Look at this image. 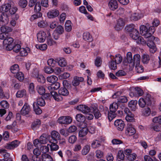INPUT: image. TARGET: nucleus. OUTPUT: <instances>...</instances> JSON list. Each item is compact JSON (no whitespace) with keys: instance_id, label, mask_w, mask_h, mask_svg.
<instances>
[{"instance_id":"13d9d810","label":"nucleus","mask_w":161,"mask_h":161,"mask_svg":"<svg viewBox=\"0 0 161 161\" xmlns=\"http://www.w3.org/2000/svg\"><path fill=\"white\" fill-rule=\"evenodd\" d=\"M117 64L114 60H112L109 63V67L111 69L115 70L117 68Z\"/></svg>"},{"instance_id":"c9c22d12","label":"nucleus","mask_w":161,"mask_h":161,"mask_svg":"<svg viewBox=\"0 0 161 161\" xmlns=\"http://www.w3.org/2000/svg\"><path fill=\"white\" fill-rule=\"evenodd\" d=\"M58 64L59 66L61 67H64L66 66L67 64V63L64 58H61L58 61Z\"/></svg>"},{"instance_id":"6e6d98bb","label":"nucleus","mask_w":161,"mask_h":161,"mask_svg":"<svg viewBox=\"0 0 161 161\" xmlns=\"http://www.w3.org/2000/svg\"><path fill=\"white\" fill-rule=\"evenodd\" d=\"M49 144H47V146H42L40 147V150L43 153L48 152L49 151Z\"/></svg>"},{"instance_id":"f257e3e1","label":"nucleus","mask_w":161,"mask_h":161,"mask_svg":"<svg viewBox=\"0 0 161 161\" xmlns=\"http://www.w3.org/2000/svg\"><path fill=\"white\" fill-rule=\"evenodd\" d=\"M17 10V8L13 5V3L9 2L3 5L0 8V25L1 31L3 33H8L12 29L10 27L5 25L9 21V16L14 14Z\"/></svg>"},{"instance_id":"603ef678","label":"nucleus","mask_w":161,"mask_h":161,"mask_svg":"<svg viewBox=\"0 0 161 161\" xmlns=\"http://www.w3.org/2000/svg\"><path fill=\"white\" fill-rule=\"evenodd\" d=\"M37 25L40 27L44 28L47 26V23L46 21L43 20L38 22Z\"/></svg>"},{"instance_id":"774afa93","label":"nucleus","mask_w":161,"mask_h":161,"mask_svg":"<svg viewBox=\"0 0 161 161\" xmlns=\"http://www.w3.org/2000/svg\"><path fill=\"white\" fill-rule=\"evenodd\" d=\"M116 116L115 112H108V118L110 121H111Z\"/></svg>"},{"instance_id":"393cba45","label":"nucleus","mask_w":161,"mask_h":161,"mask_svg":"<svg viewBox=\"0 0 161 161\" xmlns=\"http://www.w3.org/2000/svg\"><path fill=\"white\" fill-rule=\"evenodd\" d=\"M150 58L149 55L146 53L143 54L142 56V61L144 64H147Z\"/></svg>"},{"instance_id":"e433bc0d","label":"nucleus","mask_w":161,"mask_h":161,"mask_svg":"<svg viewBox=\"0 0 161 161\" xmlns=\"http://www.w3.org/2000/svg\"><path fill=\"white\" fill-rule=\"evenodd\" d=\"M83 39L86 41H91L92 40V36L88 32H85L83 34Z\"/></svg>"},{"instance_id":"a18cd8bd","label":"nucleus","mask_w":161,"mask_h":161,"mask_svg":"<svg viewBox=\"0 0 161 161\" xmlns=\"http://www.w3.org/2000/svg\"><path fill=\"white\" fill-rule=\"evenodd\" d=\"M42 16V14L40 12L37 13L36 14L32 15L30 18V20L32 21L34 20L41 17Z\"/></svg>"},{"instance_id":"3c124183","label":"nucleus","mask_w":161,"mask_h":161,"mask_svg":"<svg viewBox=\"0 0 161 161\" xmlns=\"http://www.w3.org/2000/svg\"><path fill=\"white\" fill-rule=\"evenodd\" d=\"M15 77L20 81H23L24 78L23 74L21 72H18L15 76Z\"/></svg>"},{"instance_id":"864d4df0","label":"nucleus","mask_w":161,"mask_h":161,"mask_svg":"<svg viewBox=\"0 0 161 161\" xmlns=\"http://www.w3.org/2000/svg\"><path fill=\"white\" fill-rule=\"evenodd\" d=\"M95 156L97 158H102L103 156V153L100 150H97L95 152Z\"/></svg>"},{"instance_id":"f03ea898","label":"nucleus","mask_w":161,"mask_h":161,"mask_svg":"<svg viewBox=\"0 0 161 161\" xmlns=\"http://www.w3.org/2000/svg\"><path fill=\"white\" fill-rule=\"evenodd\" d=\"M153 26L148 27L143 25H141L140 27L141 34L145 38H148L147 45L149 48V51L152 53H154L157 48L154 41L155 38L152 35L155 31L154 27L157 26L159 24V22L157 19H154L152 22Z\"/></svg>"},{"instance_id":"f704fd0d","label":"nucleus","mask_w":161,"mask_h":161,"mask_svg":"<svg viewBox=\"0 0 161 161\" xmlns=\"http://www.w3.org/2000/svg\"><path fill=\"white\" fill-rule=\"evenodd\" d=\"M65 30L68 31H70L72 29L71 22L70 20H68L66 21L65 24Z\"/></svg>"},{"instance_id":"4be33fe9","label":"nucleus","mask_w":161,"mask_h":161,"mask_svg":"<svg viewBox=\"0 0 161 161\" xmlns=\"http://www.w3.org/2000/svg\"><path fill=\"white\" fill-rule=\"evenodd\" d=\"M84 78L83 77L75 76L74 77L72 84L73 86H76L79 84L80 82H82Z\"/></svg>"},{"instance_id":"aec40b11","label":"nucleus","mask_w":161,"mask_h":161,"mask_svg":"<svg viewBox=\"0 0 161 161\" xmlns=\"http://www.w3.org/2000/svg\"><path fill=\"white\" fill-rule=\"evenodd\" d=\"M20 143L17 140H15L10 143L7 144L5 146L6 148L8 149H13L17 147Z\"/></svg>"},{"instance_id":"ddd939ff","label":"nucleus","mask_w":161,"mask_h":161,"mask_svg":"<svg viewBox=\"0 0 161 161\" xmlns=\"http://www.w3.org/2000/svg\"><path fill=\"white\" fill-rule=\"evenodd\" d=\"M114 125L116 128L119 131H122L125 126L124 122L121 119H118L114 122Z\"/></svg>"},{"instance_id":"dca6fc26","label":"nucleus","mask_w":161,"mask_h":161,"mask_svg":"<svg viewBox=\"0 0 161 161\" xmlns=\"http://www.w3.org/2000/svg\"><path fill=\"white\" fill-rule=\"evenodd\" d=\"M51 136L52 139L50 141H52L56 143H58V140H60L61 137L59 133L55 130L52 131Z\"/></svg>"},{"instance_id":"b1692460","label":"nucleus","mask_w":161,"mask_h":161,"mask_svg":"<svg viewBox=\"0 0 161 161\" xmlns=\"http://www.w3.org/2000/svg\"><path fill=\"white\" fill-rule=\"evenodd\" d=\"M137 101L132 100L128 103V107L130 108L131 110L135 111L137 108Z\"/></svg>"},{"instance_id":"9b49d317","label":"nucleus","mask_w":161,"mask_h":161,"mask_svg":"<svg viewBox=\"0 0 161 161\" xmlns=\"http://www.w3.org/2000/svg\"><path fill=\"white\" fill-rule=\"evenodd\" d=\"M125 20L121 18L117 20L116 23L114 28L117 31L122 29L125 25Z\"/></svg>"},{"instance_id":"c03bdc74","label":"nucleus","mask_w":161,"mask_h":161,"mask_svg":"<svg viewBox=\"0 0 161 161\" xmlns=\"http://www.w3.org/2000/svg\"><path fill=\"white\" fill-rule=\"evenodd\" d=\"M75 118L77 121L80 122H84L85 120V117L81 114H77Z\"/></svg>"},{"instance_id":"7c9ffc66","label":"nucleus","mask_w":161,"mask_h":161,"mask_svg":"<svg viewBox=\"0 0 161 161\" xmlns=\"http://www.w3.org/2000/svg\"><path fill=\"white\" fill-rule=\"evenodd\" d=\"M41 124V122L40 119H36L32 124V128L33 130H35L39 127Z\"/></svg>"},{"instance_id":"72a5a7b5","label":"nucleus","mask_w":161,"mask_h":161,"mask_svg":"<svg viewBox=\"0 0 161 161\" xmlns=\"http://www.w3.org/2000/svg\"><path fill=\"white\" fill-rule=\"evenodd\" d=\"M47 80L49 82L53 83L58 80V78L56 76L52 75L48 76L47 78Z\"/></svg>"},{"instance_id":"680f3d73","label":"nucleus","mask_w":161,"mask_h":161,"mask_svg":"<svg viewBox=\"0 0 161 161\" xmlns=\"http://www.w3.org/2000/svg\"><path fill=\"white\" fill-rule=\"evenodd\" d=\"M37 104L41 106L45 105V103L44 100L42 98L40 97L37 99Z\"/></svg>"},{"instance_id":"0eeeda50","label":"nucleus","mask_w":161,"mask_h":161,"mask_svg":"<svg viewBox=\"0 0 161 161\" xmlns=\"http://www.w3.org/2000/svg\"><path fill=\"white\" fill-rule=\"evenodd\" d=\"M121 94V92H117L113 95V97L114 98H117V103H126L128 101L126 97L125 96H119Z\"/></svg>"},{"instance_id":"37998d69","label":"nucleus","mask_w":161,"mask_h":161,"mask_svg":"<svg viewBox=\"0 0 161 161\" xmlns=\"http://www.w3.org/2000/svg\"><path fill=\"white\" fill-rule=\"evenodd\" d=\"M114 59V61L117 64H120L122 61V58L120 55L117 54L115 55V57H113Z\"/></svg>"},{"instance_id":"9d476101","label":"nucleus","mask_w":161,"mask_h":161,"mask_svg":"<svg viewBox=\"0 0 161 161\" xmlns=\"http://www.w3.org/2000/svg\"><path fill=\"white\" fill-rule=\"evenodd\" d=\"M32 76L36 78L37 80L39 82L43 83L45 81V78L41 74H39L37 69L34 70L32 73Z\"/></svg>"},{"instance_id":"338daca9","label":"nucleus","mask_w":161,"mask_h":161,"mask_svg":"<svg viewBox=\"0 0 161 161\" xmlns=\"http://www.w3.org/2000/svg\"><path fill=\"white\" fill-rule=\"evenodd\" d=\"M21 46L19 44H16L13 45L12 49L13 51L15 53H18L19 51L21 49Z\"/></svg>"},{"instance_id":"f8f14e48","label":"nucleus","mask_w":161,"mask_h":161,"mask_svg":"<svg viewBox=\"0 0 161 161\" xmlns=\"http://www.w3.org/2000/svg\"><path fill=\"white\" fill-rule=\"evenodd\" d=\"M76 109L83 114H87L91 112V110H92L87 106L83 104L78 105L76 107Z\"/></svg>"},{"instance_id":"4c0bfd02","label":"nucleus","mask_w":161,"mask_h":161,"mask_svg":"<svg viewBox=\"0 0 161 161\" xmlns=\"http://www.w3.org/2000/svg\"><path fill=\"white\" fill-rule=\"evenodd\" d=\"M58 93L59 94L64 96H67L69 93L68 90L65 88H61L58 90Z\"/></svg>"},{"instance_id":"39448f33","label":"nucleus","mask_w":161,"mask_h":161,"mask_svg":"<svg viewBox=\"0 0 161 161\" xmlns=\"http://www.w3.org/2000/svg\"><path fill=\"white\" fill-rule=\"evenodd\" d=\"M13 39L11 37H7L4 39L3 41V46L8 50H11L13 48Z\"/></svg>"},{"instance_id":"0e129e2a","label":"nucleus","mask_w":161,"mask_h":161,"mask_svg":"<svg viewBox=\"0 0 161 161\" xmlns=\"http://www.w3.org/2000/svg\"><path fill=\"white\" fill-rule=\"evenodd\" d=\"M135 69L137 72L139 73H142L144 71L143 67L142 65H140V64L136 65Z\"/></svg>"},{"instance_id":"473e14b6","label":"nucleus","mask_w":161,"mask_h":161,"mask_svg":"<svg viewBox=\"0 0 161 161\" xmlns=\"http://www.w3.org/2000/svg\"><path fill=\"white\" fill-rule=\"evenodd\" d=\"M90 150V146L86 145L84 146L82 148L81 150V153L83 155H86L89 153Z\"/></svg>"},{"instance_id":"09e8293b","label":"nucleus","mask_w":161,"mask_h":161,"mask_svg":"<svg viewBox=\"0 0 161 161\" xmlns=\"http://www.w3.org/2000/svg\"><path fill=\"white\" fill-rule=\"evenodd\" d=\"M142 114L145 116H149L151 114V110L149 108L147 107L143 109L142 111Z\"/></svg>"},{"instance_id":"ea45409f","label":"nucleus","mask_w":161,"mask_h":161,"mask_svg":"<svg viewBox=\"0 0 161 161\" xmlns=\"http://www.w3.org/2000/svg\"><path fill=\"white\" fill-rule=\"evenodd\" d=\"M36 90L38 93L40 95H43L45 92V90L43 86L38 85L36 87Z\"/></svg>"},{"instance_id":"2eb2a0df","label":"nucleus","mask_w":161,"mask_h":161,"mask_svg":"<svg viewBox=\"0 0 161 161\" xmlns=\"http://www.w3.org/2000/svg\"><path fill=\"white\" fill-rule=\"evenodd\" d=\"M58 121L60 124H68L72 122V119L69 116H62L60 117Z\"/></svg>"},{"instance_id":"4468645a","label":"nucleus","mask_w":161,"mask_h":161,"mask_svg":"<svg viewBox=\"0 0 161 161\" xmlns=\"http://www.w3.org/2000/svg\"><path fill=\"white\" fill-rule=\"evenodd\" d=\"M47 36V31L46 32L43 31H40L37 34V40L40 42H44Z\"/></svg>"},{"instance_id":"1a4fd4ad","label":"nucleus","mask_w":161,"mask_h":161,"mask_svg":"<svg viewBox=\"0 0 161 161\" xmlns=\"http://www.w3.org/2000/svg\"><path fill=\"white\" fill-rule=\"evenodd\" d=\"M51 97H53V98L57 101L62 100L61 96L55 92H50V93H47L44 95V97L45 98H50Z\"/></svg>"},{"instance_id":"c85d7f7f","label":"nucleus","mask_w":161,"mask_h":161,"mask_svg":"<svg viewBox=\"0 0 161 161\" xmlns=\"http://www.w3.org/2000/svg\"><path fill=\"white\" fill-rule=\"evenodd\" d=\"M88 129L86 127H84L81 129L79 132V136L80 137L85 136L88 133Z\"/></svg>"},{"instance_id":"a19ab883","label":"nucleus","mask_w":161,"mask_h":161,"mask_svg":"<svg viewBox=\"0 0 161 161\" xmlns=\"http://www.w3.org/2000/svg\"><path fill=\"white\" fill-rule=\"evenodd\" d=\"M134 28L135 25L134 24H131L126 26L125 29L130 34V33L133 32L135 30H136Z\"/></svg>"},{"instance_id":"8fccbe9b","label":"nucleus","mask_w":161,"mask_h":161,"mask_svg":"<svg viewBox=\"0 0 161 161\" xmlns=\"http://www.w3.org/2000/svg\"><path fill=\"white\" fill-rule=\"evenodd\" d=\"M40 140L41 144H45L47 142L48 139L45 135L43 134L40 137Z\"/></svg>"},{"instance_id":"bb28decb","label":"nucleus","mask_w":161,"mask_h":161,"mask_svg":"<svg viewBox=\"0 0 161 161\" xmlns=\"http://www.w3.org/2000/svg\"><path fill=\"white\" fill-rule=\"evenodd\" d=\"M30 51V49L29 47H26L25 48H21L19 52L21 56H25L28 55Z\"/></svg>"},{"instance_id":"052dcab7","label":"nucleus","mask_w":161,"mask_h":161,"mask_svg":"<svg viewBox=\"0 0 161 161\" xmlns=\"http://www.w3.org/2000/svg\"><path fill=\"white\" fill-rule=\"evenodd\" d=\"M35 103H34L33 104L34 111L36 114H40L42 113V110L38 107L35 106Z\"/></svg>"},{"instance_id":"a878e982","label":"nucleus","mask_w":161,"mask_h":161,"mask_svg":"<svg viewBox=\"0 0 161 161\" xmlns=\"http://www.w3.org/2000/svg\"><path fill=\"white\" fill-rule=\"evenodd\" d=\"M42 159L43 161H53V158L50 155L45 153L42 154Z\"/></svg>"},{"instance_id":"412c9836","label":"nucleus","mask_w":161,"mask_h":161,"mask_svg":"<svg viewBox=\"0 0 161 161\" xmlns=\"http://www.w3.org/2000/svg\"><path fill=\"white\" fill-rule=\"evenodd\" d=\"M109 8L112 10H114L118 8V3L116 0H110L108 3Z\"/></svg>"},{"instance_id":"a211bd4d","label":"nucleus","mask_w":161,"mask_h":161,"mask_svg":"<svg viewBox=\"0 0 161 161\" xmlns=\"http://www.w3.org/2000/svg\"><path fill=\"white\" fill-rule=\"evenodd\" d=\"M136 132V130L135 129L130 125H128L125 131V134L128 136H132Z\"/></svg>"},{"instance_id":"de8ad7c7","label":"nucleus","mask_w":161,"mask_h":161,"mask_svg":"<svg viewBox=\"0 0 161 161\" xmlns=\"http://www.w3.org/2000/svg\"><path fill=\"white\" fill-rule=\"evenodd\" d=\"M125 117V119L127 121L132 122L134 120V115L132 113H129Z\"/></svg>"},{"instance_id":"6ab92c4d","label":"nucleus","mask_w":161,"mask_h":161,"mask_svg":"<svg viewBox=\"0 0 161 161\" xmlns=\"http://www.w3.org/2000/svg\"><path fill=\"white\" fill-rule=\"evenodd\" d=\"M59 14L58 10L56 9L51 10L47 13V17L49 18L53 19L57 17Z\"/></svg>"},{"instance_id":"6e6552de","label":"nucleus","mask_w":161,"mask_h":161,"mask_svg":"<svg viewBox=\"0 0 161 161\" xmlns=\"http://www.w3.org/2000/svg\"><path fill=\"white\" fill-rule=\"evenodd\" d=\"M143 16V14L141 12L136 11L131 13L130 18L131 20L136 21L142 18Z\"/></svg>"},{"instance_id":"cd10ccee","label":"nucleus","mask_w":161,"mask_h":161,"mask_svg":"<svg viewBox=\"0 0 161 161\" xmlns=\"http://www.w3.org/2000/svg\"><path fill=\"white\" fill-rule=\"evenodd\" d=\"M101 146V142L97 140H93L92 144V147L93 148H97L100 147Z\"/></svg>"},{"instance_id":"423d86ee","label":"nucleus","mask_w":161,"mask_h":161,"mask_svg":"<svg viewBox=\"0 0 161 161\" xmlns=\"http://www.w3.org/2000/svg\"><path fill=\"white\" fill-rule=\"evenodd\" d=\"M123 63L125 65H129L130 68H132L134 66V63L133 62L131 53L129 52L127 53L126 59L123 61Z\"/></svg>"},{"instance_id":"7ed1b4c3","label":"nucleus","mask_w":161,"mask_h":161,"mask_svg":"<svg viewBox=\"0 0 161 161\" xmlns=\"http://www.w3.org/2000/svg\"><path fill=\"white\" fill-rule=\"evenodd\" d=\"M130 36L133 39L136 40L138 44L143 45L146 43V41L142 37L139 36V32L137 30H135L133 32L130 33Z\"/></svg>"},{"instance_id":"f3484780","label":"nucleus","mask_w":161,"mask_h":161,"mask_svg":"<svg viewBox=\"0 0 161 161\" xmlns=\"http://www.w3.org/2000/svg\"><path fill=\"white\" fill-rule=\"evenodd\" d=\"M31 109L29 105L25 103L21 110V114L23 115H25L29 114Z\"/></svg>"},{"instance_id":"5701e85b","label":"nucleus","mask_w":161,"mask_h":161,"mask_svg":"<svg viewBox=\"0 0 161 161\" xmlns=\"http://www.w3.org/2000/svg\"><path fill=\"white\" fill-rule=\"evenodd\" d=\"M47 45L49 46H51L55 43V42L52 38L51 34L50 32L47 31Z\"/></svg>"},{"instance_id":"5fc2aeb1","label":"nucleus","mask_w":161,"mask_h":161,"mask_svg":"<svg viewBox=\"0 0 161 161\" xmlns=\"http://www.w3.org/2000/svg\"><path fill=\"white\" fill-rule=\"evenodd\" d=\"M77 140L76 137L74 135L70 136L68 139V141L70 143L73 144Z\"/></svg>"},{"instance_id":"e2e57ef3","label":"nucleus","mask_w":161,"mask_h":161,"mask_svg":"<svg viewBox=\"0 0 161 161\" xmlns=\"http://www.w3.org/2000/svg\"><path fill=\"white\" fill-rule=\"evenodd\" d=\"M81 149V146L80 144H77L75 145L73 148V150L75 152H78Z\"/></svg>"},{"instance_id":"2f4dec72","label":"nucleus","mask_w":161,"mask_h":161,"mask_svg":"<svg viewBox=\"0 0 161 161\" xmlns=\"http://www.w3.org/2000/svg\"><path fill=\"white\" fill-rule=\"evenodd\" d=\"M11 72L13 74L17 73L19 70V66L17 64L12 65L10 69Z\"/></svg>"},{"instance_id":"4d7b16f0","label":"nucleus","mask_w":161,"mask_h":161,"mask_svg":"<svg viewBox=\"0 0 161 161\" xmlns=\"http://www.w3.org/2000/svg\"><path fill=\"white\" fill-rule=\"evenodd\" d=\"M26 91L25 90L19 91L16 93V96L17 97H22L25 94Z\"/></svg>"},{"instance_id":"79ce46f5","label":"nucleus","mask_w":161,"mask_h":161,"mask_svg":"<svg viewBox=\"0 0 161 161\" xmlns=\"http://www.w3.org/2000/svg\"><path fill=\"white\" fill-rule=\"evenodd\" d=\"M118 108V105L115 102L113 103L110 105L109 109L111 112H115Z\"/></svg>"},{"instance_id":"c756f323","label":"nucleus","mask_w":161,"mask_h":161,"mask_svg":"<svg viewBox=\"0 0 161 161\" xmlns=\"http://www.w3.org/2000/svg\"><path fill=\"white\" fill-rule=\"evenodd\" d=\"M49 142L51 143L49 145L51 151H57L59 149V146L57 144V143L54 142L52 141H49Z\"/></svg>"},{"instance_id":"49530a36","label":"nucleus","mask_w":161,"mask_h":161,"mask_svg":"<svg viewBox=\"0 0 161 161\" xmlns=\"http://www.w3.org/2000/svg\"><path fill=\"white\" fill-rule=\"evenodd\" d=\"M135 94L137 95L136 97L142 96L143 93V90L141 88L138 87L135 88Z\"/></svg>"},{"instance_id":"58836bf2","label":"nucleus","mask_w":161,"mask_h":161,"mask_svg":"<svg viewBox=\"0 0 161 161\" xmlns=\"http://www.w3.org/2000/svg\"><path fill=\"white\" fill-rule=\"evenodd\" d=\"M141 56L139 54H136L134 55L133 57V62L136 65L140 64Z\"/></svg>"},{"instance_id":"69168bd1","label":"nucleus","mask_w":161,"mask_h":161,"mask_svg":"<svg viewBox=\"0 0 161 161\" xmlns=\"http://www.w3.org/2000/svg\"><path fill=\"white\" fill-rule=\"evenodd\" d=\"M47 62L48 64L52 67H54L56 64V61L52 58L48 59Z\"/></svg>"},{"instance_id":"bf43d9fd","label":"nucleus","mask_w":161,"mask_h":161,"mask_svg":"<svg viewBox=\"0 0 161 161\" xmlns=\"http://www.w3.org/2000/svg\"><path fill=\"white\" fill-rule=\"evenodd\" d=\"M152 121L154 123L161 125V116L154 117L153 118Z\"/></svg>"},{"instance_id":"20e7f679","label":"nucleus","mask_w":161,"mask_h":161,"mask_svg":"<svg viewBox=\"0 0 161 161\" xmlns=\"http://www.w3.org/2000/svg\"><path fill=\"white\" fill-rule=\"evenodd\" d=\"M151 97L150 95L147 94L145 98L141 97L138 100V103L139 106L144 108L146 105H150L152 104Z\"/></svg>"}]
</instances>
